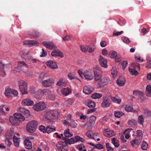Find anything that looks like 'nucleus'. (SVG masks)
<instances>
[{"label": "nucleus", "instance_id": "c756f323", "mask_svg": "<svg viewBox=\"0 0 151 151\" xmlns=\"http://www.w3.org/2000/svg\"><path fill=\"white\" fill-rule=\"evenodd\" d=\"M19 111L23 113L25 116H28L30 114L29 110L23 108H20L19 109Z\"/></svg>", "mask_w": 151, "mask_h": 151}, {"label": "nucleus", "instance_id": "a19ab883", "mask_svg": "<svg viewBox=\"0 0 151 151\" xmlns=\"http://www.w3.org/2000/svg\"><path fill=\"white\" fill-rule=\"evenodd\" d=\"M102 96V94L101 93H95L92 95L91 97L92 99H99Z\"/></svg>", "mask_w": 151, "mask_h": 151}, {"label": "nucleus", "instance_id": "dca6fc26", "mask_svg": "<svg viewBox=\"0 0 151 151\" xmlns=\"http://www.w3.org/2000/svg\"><path fill=\"white\" fill-rule=\"evenodd\" d=\"M70 129H65L64 132V137H63V140H65L68 137H71L73 135V134L71 132H70Z\"/></svg>", "mask_w": 151, "mask_h": 151}, {"label": "nucleus", "instance_id": "052dcab7", "mask_svg": "<svg viewBox=\"0 0 151 151\" xmlns=\"http://www.w3.org/2000/svg\"><path fill=\"white\" fill-rule=\"evenodd\" d=\"M81 49L82 52H86L87 51L88 47L87 46H82L81 47Z\"/></svg>", "mask_w": 151, "mask_h": 151}, {"label": "nucleus", "instance_id": "338daca9", "mask_svg": "<svg viewBox=\"0 0 151 151\" xmlns=\"http://www.w3.org/2000/svg\"><path fill=\"white\" fill-rule=\"evenodd\" d=\"M138 140L137 139H134L130 142V144L133 146L135 145H138Z\"/></svg>", "mask_w": 151, "mask_h": 151}, {"label": "nucleus", "instance_id": "c9c22d12", "mask_svg": "<svg viewBox=\"0 0 151 151\" xmlns=\"http://www.w3.org/2000/svg\"><path fill=\"white\" fill-rule=\"evenodd\" d=\"M117 55V53L114 51H110L108 54V56L111 58H115Z\"/></svg>", "mask_w": 151, "mask_h": 151}, {"label": "nucleus", "instance_id": "0e129e2a", "mask_svg": "<svg viewBox=\"0 0 151 151\" xmlns=\"http://www.w3.org/2000/svg\"><path fill=\"white\" fill-rule=\"evenodd\" d=\"M38 129L41 132L43 133H45V127L43 125H41L39 127Z\"/></svg>", "mask_w": 151, "mask_h": 151}, {"label": "nucleus", "instance_id": "79ce46f5", "mask_svg": "<svg viewBox=\"0 0 151 151\" xmlns=\"http://www.w3.org/2000/svg\"><path fill=\"white\" fill-rule=\"evenodd\" d=\"M68 77L69 79L70 80L76 79L79 80L80 82H81V81L78 78L76 77L73 74L71 73H68Z\"/></svg>", "mask_w": 151, "mask_h": 151}, {"label": "nucleus", "instance_id": "69168bd1", "mask_svg": "<svg viewBox=\"0 0 151 151\" xmlns=\"http://www.w3.org/2000/svg\"><path fill=\"white\" fill-rule=\"evenodd\" d=\"M92 109H89L87 111V114H90L91 113L95 112L96 109V108H91Z\"/></svg>", "mask_w": 151, "mask_h": 151}, {"label": "nucleus", "instance_id": "e2e57ef3", "mask_svg": "<svg viewBox=\"0 0 151 151\" xmlns=\"http://www.w3.org/2000/svg\"><path fill=\"white\" fill-rule=\"evenodd\" d=\"M4 105H3L0 106V114H4L5 112L4 111Z\"/></svg>", "mask_w": 151, "mask_h": 151}, {"label": "nucleus", "instance_id": "39448f33", "mask_svg": "<svg viewBox=\"0 0 151 151\" xmlns=\"http://www.w3.org/2000/svg\"><path fill=\"white\" fill-rule=\"evenodd\" d=\"M66 143L64 141H60L56 144L57 149L60 151H66L67 148L66 146Z\"/></svg>", "mask_w": 151, "mask_h": 151}, {"label": "nucleus", "instance_id": "423d86ee", "mask_svg": "<svg viewBox=\"0 0 151 151\" xmlns=\"http://www.w3.org/2000/svg\"><path fill=\"white\" fill-rule=\"evenodd\" d=\"M54 83V80L53 78L44 80L42 82V85L45 87H48L51 86Z\"/></svg>", "mask_w": 151, "mask_h": 151}, {"label": "nucleus", "instance_id": "2eb2a0df", "mask_svg": "<svg viewBox=\"0 0 151 151\" xmlns=\"http://www.w3.org/2000/svg\"><path fill=\"white\" fill-rule=\"evenodd\" d=\"M94 79L96 81H98L100 80L101 76H102V74L101 72L99 70H96L94 71Z\"/></svg>", "mask_w": 151, "mask_h": 151}, {"label": "nucleus", "instance_id": "2f4dec72", "mask_svg": "<svg viewBox=\"0 0 151 151\" xmlns=\"http://www.w3.org/2000/svg\"><path fill=\"white\" fill-rule=\"evenodd\" d=\"M66 83L65 80L64 79L61 78L58 81L56 85L57 86L60 87L63 86Z\"/></svg>", "mask_w": 151, "mask_h": 151}, {"label": "nucleus", "instance_id": "680f3d73", "mask_svg": "<svg viewBox=\"0 0 151 151\" xmlns=\"http://www.w3.org/2000/svg\"><path fill=\"white\" fill-rule=\"evenodd\" d=\"M121 65L122 66V68L123 70H124L125 68H126V66H127L128 62L127 60L121 62Z\"/></svg>", "mask_w": 151, "mask_h": 151}, {"label": "nucleus", "instance_id": "864d4df0", "mask_svg": "<svg viewBox=\"0 0 151 151\" xmlns=\"http://www.w3.org/2000/svg\"><path fill=\"white\" fill-rule=\"evenodd\" d=\"M137 132L138 138L139 140L140 139H142L143 136L142 131L140 130H137Z\"/></svg>", "mask_w": 151, "mask_h": 151}, {"label": "nucleus", "instance_id": "ddd939ff", "mask_svg": "<svg viewBox=\"0 0 151 151\" xmlns=\"http://www.w3.org/2000/svg\"><path fill=\"white\" fill-rule=\"evenodd\" d=\"M42 44L47 48L50 50L56 48V46L52 42L43 41L42 42Z\"/></svg>", "mask_w": 151, "mask_h": 151}, {"label": "nucleus", "instance_id": "b1692460", "mask_svg": "<svg viewBox=\"0 0 151 151\" xmlns=\"http://www.w3.org/2000/svg\"><path fill=\"white\" fill-rule=\"evenodd\" d=\"M116 83L119 86H122L125 84V80L122 77H120L116 81Z\"/></svg>", "mask_w": 151, "mask_h": 151}, {"label": "nucleus", "instance_id": "6e6552de", "mask_svg": "<svg viewBox=\"0 0 151 151\" xmlns=\"http://www.w3.org/2000/svg\"><path fill=\"white\" fill-rule=\"evenodd\" d=\"M23 45H28L29 47L38 46L39 43L35 40H27L23 42Z\"/></svg>", "mask_w": 151, "mask_h": 151}, {"label": "nucleus", "instance_id": "ea45409f", "mask_svg": "<svg viewBox=\"0 0 151 151\" xmlns=\"http://www.w3.org/2000/svg\"><path fill=\"white\" fill-rule=\"evenodd\" d=\"M52 111H48L45 114V117L46 119L48 120H50L52 118Z\"/></svg>", "mask_w": 151, "mask_h": 151}, {"label": "nucleus", "instance_id": "58836bf2", "mask_svg": "<svg viewBox=\"0 0 151 151\" xmlns=\"http://www.w3.org/2000/svg\"><path fill=\"white\" fill-rule=\"evenodd\" d=\"M137 122L140 124L142 126L143 125L144 118L142 115H139L138 116Z\"/></svg>", "mask_w": 151, "mask_h": 151}, {"label": "nucleus", "instance_id": "7c9ffc66", "mask_svg": "<svg viewBox=\"0 0 151 151\" xmlns=\"http://www.w3.org/2000/svg\"><path fill=\"white\" fill-rule=\"evenodd\" d=\"M9 120L10 122L12 125L18 124L17 121L18 120L17 119L14 117L12 116H10L9 118Z\"/></svg>", "mask_w": 151, "mask_h": 151}, {"label": "nucleus", "instance_id": "473e14b6", "mask_svg": "<svg viewBox=\"0 0 151 151\" xmlns=\"http://www.w3.org/2000/svg\"><path fill=\"white\" fill-rule=\"evenodd\" d=\"M55 130L56 128L55 127H47L45 129V133L49 134L51 132L55 131Z\"/></svg>", "mask_w": 151, "mask_h": 151}, {"label": "nucleus", "instance_id": "9b49d317", "mask_svg": "<svg viewBox=\"0 0 151 151\" xmlns=\"http://www.w3.org/2000/svg\"><path fill=\"white\" fill-rule=\"evenodd\" d=\"M105 136L108 137H110L115 135L114 132L108 129H106L103 132Z\"/></svg>", "mask_w": 151, "mask_h": 151}, {"label": "nucleus", "instance_id": "5701e85b", "mask_svg": "<svg viewBox=\"0 0 151 151\" xmlns=\"http://www.w3.org/2000/svg\"><path fill=\"white\" fill-rule=\"evenodd\" d=\"M24 145L25 148L28 150H30L32 148V143L29 140L26 139L24 141Z\"/></svg>", "mask_w": 151, "mask_h": 151}, {"label": "nucleus", "instance_id": "13d9d810", "mask_svg": "<svg viewBox=\"0 0 151 151\" xmlns=\"http://www.w3.org/2000/svg\"><path fill=\"white\" fill-rule=\"evenodd\" d=\"M121 39L124 43L127 44H128L130 42L129 39L127 37L124 36L122 37Z\"/></svg>", "mask_w": 151, "mask_h": 151}, {"label": "nucleus", "instance_id": "cd10ccee", "mask_svg": "<svg viewBox=\"0 0 151 151\" xmlns=\"http://www.w3.org/2000/svg\"><path fill=\"white\" fill-rule=\"evenodd\" d=\"M61 54H62V53L58 50L53 51L51 53V55L53 57L58 56L63 58V55H62Z\"/></svg>", "mask_w": 151, "mask_h": 151}, {"label": "nucleus", "instance_id": "5fc2aeb1", "mask_svg": "<svg viewBox=\"0 0 151 151\" xmlns=\"http://www.w3.org/2000/svg\"><path fill=\"white\" fill-rule=\"evenodd\" d=\"M112 143L116 147H118L119 145V144L116 142V138L115 137L113 138L112 139Z\"/></svg>", "mask_w": 151, "mask_h": 151}, {"label": "nucleus", "instance_id": "603ef678", "mask_svg": "<svg viewBox=\"0 0 151 151\" xmlns=\"http://www.w3.org/2000/svg\"><path fill=\"white\" fill-rule=\"evenodd\" d=\"M148 146V145L147 143L146 142L143 141L141 145V147L142 150H146Z\"/></svg>", "mask_w": 151, "mask_h": 151}, {"label": "nucleus", "instance_id": "de8ad7c7", "mask_svg": "<svg viewBox=\"0 0 151 151\" xmlns=\"http://www.w3.org/2000/svg\"><path fill=\"white\" fill-rule=\"evenodd\" d=\"M111 74L112 75L113 78H115L117 74V72L115 68H113L111 70Z\"/></svg>", "mask_w": 151, "mask_h": 151}, {"label": "nucleus", "instance_id": "774afa93", "mask_svg": "<svg viewBox=\"0 0 151 151\" xmlns=\"http://www.w3.org/2000/svg\"><path fill=\"white\" fill-rule=\"evenodd\" d=\"M86 135L88 137L94 139L93 137L91 135L90 131H88L86 133Z\"/></svg>", "mask_w": 151, "mask_h": 151}, {"label": "nucleus", "instance_id": "f03ea898", "mask_svg": "<svg viewBox=\"0 0 151 151\" xmlns=\"http://www.w3.org/2000/svg\"><path fill=\"white\" fill-rule=\"evenodd\" d=\"M111 83V81L110 78L107 77H105L98 81L96 84V86L99 88H103Z\"/></svg>", "mask_w": 151, "mask_h": 151}, {"label": "nucleus", "instance_id": "a878e982", "mask_svg": "<svg viewBox=\"0 0 151 151\" xmlns=\"http://www.w3.org/2000/svg\"><path fill=\"white\" fill-rule=\"evenodd\" d=\"M128 124L131 127L136 128L137 127V122L134 119H132L128 121Z\"/></svg>", "mask_w": 151, "mask_h": 151}, {"label": "nucleus", "instance_id": "f257e3e1", "mask_svg": "<svg viewBox=\"0 0 151 151\" xmlns=\"http://www.w3.org/2000/svg\"><path fill=\"white\" fill-rule=\"evenodd\" d=\"M38 126L37 122L35 120L29 121L26 125V130L30 133L34 132L36 130Z\"/></svg>", "mask_w": 151, "mask_h": 151}, {"label": "nucleus", "instance_id": "412c9836", "mask_svg": "<svg viewBox=\"0 0 151 151\" xmlns=\"http://www.w3.org/2000/svg\"><path fill=\"white\" fill-rule=\"evenodd\" d=\"M6 138L7 137L11 139H13L16 137L13 131L11 130L7 132L6 133Z\"/></svg>", "mask_w": 151, "mask_h": 151}, {"label": "nucleus", "instance_id": "c03bdc74", "mask_svg": "<svg viewBox=\"0 0 151 151\" xmlns=\"http://www.w3.org/2000/svg\"><path fill=\"white\" fill-rule=\"evenodd\" d=\"M147 95L148 97H151V86L147 85L146 88Z\"/></svg>", "mask_w": 151, "mask_h": 151}, {"label": "nucleus", "instance_id": "a211bd4d", "mask_svg": "<svg viewBox=\"0 0 151 151\" xmlns=\"http://www.w3.org/2000/svg\"><path fill=\"white\" fill-rule=\"evenodd\" d=\"M33 101L29 99H24L22 102V104L23 106H32Z\"/></svg>", "mask_w": 151, "mask_h": 151}, {"label": "nucleus", "instance_id": "37998d69", "mask_svg": "<svg viewBox=\"0 0 151 151\" xmlns=\"http://www.w3.org/2000/svg\"><path fill=\"white\" fill-rule=\"evenodd\" d=\"M29 35L31 37L33 38H37L39 36L40 34L37 31L33 30Z\"/></svg>", "mask_w": 151, "mask_h": 151}, {"label": "nucleus", "instance_id": "20e7f679", "mask_svg": "<svg viewBox=\"0 0 151 151\" xmlns=\"http://www.w3.org/2000/svg\"><path fill=\"white\" fill-rule=\"evenodd\" d=\"M46 106V104L43 101L36 103L33 106V108L35 111H39L45 109Z\"/></svg>", "mask_w": 151, "mask_h": 151}, {"label": "nucleus", "instance_id": "9d476101", "mask_svg": "<svg viewBox=\"0 0 151 151\" xmlns=\"http://www.w3.org/2000/svg\"><path fill=\"white\" fill-rule=\"evenodd\" d=\"M99 60V64L101 67L105 68H107V59L104 58L101 55H100Z\"/></svg>", "mask_w": 151, "mask_h": 151}, {"label": "nucleus", "instance_id": "4c0bfd02", "mask_svg": "<svg viewBox=\"0 0 151 151\" xmlns=\"http://www.w3.org/2000/svg\"><path fill=\"white\" fill-rule=\"evenodd\" d=\"M12 89L10 88L9 87H6L5 95L6 96H10L12 95Z\"/></svg>", "mask_w": 151, "mask_h": 151}, {"label": "nucleus", "instance_id": "e433bc0d", "mask_svg": "<svg viewBox=\"0 0 151 151\" xmlns=\"http://www.w3.org/2000/svg\"><path fill=\"white\" fill-rule=\"evenodd\" d=\"M14 144L15 146L18 147L19 146L20 138L16 137L13 139Z\"/></svg>", "mask_w": 151, "mask_h": 151}, {"label": "nucleus", "instance_id": "49530a36", "mask_svg": "<svg viewBox=\"0 0 151 151\" xmlns=\"http://www.w3.org/2000/svg\"><path fill=\"white\" fill-rule=\"evenodd\" d=\"M10 139H11L6 137L5 141L6 145L7 146V148H8V149H9L10 147L12 144V143L10 140Z\"/></svg>", "mask_w": 151, "mask_h": 151}, {"label": "nucleus", "instance_id": "0eeeda50", "mask_svg": "<svg viewBox=\"0 0 151 151\" xmlns=\"http://www.w3.org/2000/svg\"><path fill=\"white\" fill-rule=\"evenodd\" d=\"M7 65H5L1 61H0V76L2 77H4L6 75L5 67H7Z\"/></svg>", "mask_w": 151, "mask_h": 151}, {"label": "nucleus", "instance_id": "393cba45", "mask_svg": "<svg viewBox=\"0 0 151 151\" xmlns=\"http://www.w3.org/2000/svg\"><path fill=\"white\" fill-rule=\"evenodd\" d=\"M64 142H65L66 143V146L67 147L68 145H70L71 144H73L76 142V138H71L70 139H68V138H67V139H66L65 140H64Z\"/></svg>", "mask_w": 151, "mask_h": 151}, {"label": "nucleus", "instance_id": "f3484780", "mask_svg": "<svg viewBox=\"0 0 151 151\" xmlns=\"http://www.w3.org/2000/svg\"><path fill=\"white\" fill-rule=\"evenodd\" d=\"M71 92V90L69 88H63L61 91V93L64 96H67L69 95Z\"/></svg>", "mask_w": 151, "mask_h": 151}, {"label": "nucleus", "instance_id": "c85d7f7f", "mask_svg": "<svg viewBox=\"0 0 151 151\" xmlns=\"http://www.w3.org/2000/svg\"><path fill=\"white\" fill-rule=\"evenodd\" d=\"M133 94L136 96H138L139 98H141V97L143 96L144 93L142 91L136 90L133 91Z\"/></svg>", "mask_w": 151, "mask_h": 151}, {"label": "nucleus", "instance_id": "7ed1b4c3", "mask_svg": "<svg viewBox=\"0 0 151 151\" xmlns=\"http://www.w3.org/2000/svg\"><path fill=\"white\" fill-rule=\"evenodd\" d=\"M18 84L22 94L27 93V87L26 83L23 80H20L18 81Z\"/></svg>", "mask_w": 151, "mask_h": 151}, {"label": "nucleus", "instance_id": "bf43d9fd", "mask_svg": "<svg viewBox=\"0 0 151 151\" xmlns=\"http://www.w3.org/2000/svg\"><path fill=\"white\" fill-rule=\"evenodd\" d=\"M106 147L107 151H113V148L109 146V144L108 142L106 143Z\"/></svg>", "mask_w": 151, "mask_h": 151}, {"label": "nucleus", "instance_id": "f8f14e48", "mask_svg": "<svg viewBox=\"0 0 151 151\" xmlns=\"http://www.w3.org/2000/svg\"><path fill=\"white\" fill-rule=\"evenodd\" d=\"M86 105L89 108H94L96 106V103L91 100L87 99L85 101Z\"/></svg>", "mask_w": 151, "mask_h": 151}, {"label": "nucleus", "instance_id": "4d7b16f0", "mask_svg": "<svg viewBox=\"0 0 151 151\" xmlns=\"http://www.w3.org/2000/svg\"><path fill=\"white\" fill-rule=\"evenodd\" d=\"M103 148L104 147L103 145L100 143L97 144L96 145H95L94 147V149H96L99 150L103 149Z\"/></svg>", "mask_w": 151, "mask_h": 151}, {"label": "nucleus", "instance_id": "8fccbe9b", "mask_svg": "<svg viewBox=\"0 0 151 151\" xmlns=\"http://www.w3.org/2000/svg\"><path fill=\"white\" fill-rule=\"evenodd\" d=\"M96 119V117L95 116L92 115L90 117V122L91 124H94L95 123Z\"/></svg>", "mask_w": 151, "mask_h": 151}, {"label": "nucleus", "instance_id": "f704fd0d", "mask_svg": "<svg viewBox=\"0 0 151 151\" xmlns=\"http://www.w3.org/2000/svg\"><path fill=\"white\" fill-rule=\"evenodd\" d=\"M144 114L146 117H151V111L149 109L146 108L144 109Z\"/></svg>", "mask_w": 151, "mask_h": 151}, {"label": "nucleus", "instance_id": "aec40b11", "mask_svg": "<svg viewBox=\"0 0 151 151\" xmlns=\"http://www.w3.org/2000/svg\"><path fill=\"white\" fill-rule=\"evenodd\" d=\"M83 76L87 81H90L93 78V76L89 71L86 70L83 73Z\"/></svg>", "mask_w": 151, "mask_h": 151}, {"label": "nucleus", "instance_id": "a18cd8bd", "mask_svg": "<svg viewBox=\"0 0 151 151\" xmlns=\"http://www.w3.org/2000/svg\"><path fill=\"white\" fill-rule=\"evenodd\" d=\"M125 109L127 112H131L133 109V107L132 105L127 104L126 105L125 107Z\"/></svg>", "mask_w": 151, "mask_h": 151}, {"label": "nucleus", "instance_id": "6ab92c4d", "mask_svg": "<svg viewBox=\"0 0 151 151\" xmlns=\"http://www.w3.org/2000/svg\"><path fill=\"white\" fill-rule=\"evenodd\" d=\"M93 88L90 86H84L83 92L85 94H89L93 91Z\"/></svg>", "mask_w": 151, "mask_h": 151}, {"label": "nucleus", "instance_id": "09e8293b", "mask_svg": "<svg viewBox=\"0 0 151 151\" xmlns=\"http://www.w3.org/2000/svg\"><path fill=\"white\" fill-rule=\"evenodd\" d=\"M124 115V114L119 111H115L114 113V116L115 117L119 118Z\"/></svg>", "mask_w": 151, "mask_h": 151}, {"label": "nucleus", "instance_id": "4468645a", "mask_svg": "<svg viewBox=\"0 0 151 151\" xmlns=\"http://www.w3.org/2000/svg\"><path fill=\"white\" fill-rule=\"evenodd\" d=\"M46 64L47 66L53 69H56L58 67L56 62L52 60L47 61Z\"/></svg>", "mask_w": 151, "mask_h": 151}, {"label": "nucleus", "instance_id": "6e6d98bb", "mask_svg": "<svg viewBox=\"0 0 151 151\" xmlns=\"http://www.w3.org/2000/svg\"><path fill=\"white\" fill-rule=\"evenodd\" d=\"M76 138V142L78 141H80L81 142H83L85 141V139L82 138L79 136H75Z\"/></svg>", "mask_w": 151, "mask_h": 151}, {"label": "nucleus", "instance_id": "3c124183", "mask_svg": "<svg viewBox=\"0 0 151 151\" xmlns=\"http://www.w3.org/2000/svg\"><path fill=\"white\" fill-rule=\"evenodd\" d=\"M17 65L18 68H20L22 66H24L25 67L27 68L28 66L24 61H19L18 62Z\"/></svg>", "mask_w": 151, "mask_h": 151}, {"label": "nucleus", "instance_id": "4be33fe9", "mask_svg": "<svg viewBox=\"0 0 151 151\" xmlns=\"http://www.w3.org/2000/svg\"><path fill=\"white\" fill-rule=\"evenodd\" d=\"M14 117L17 119L18 121H23L25 120L24 117L21 114L15 113L14 114Z\"/></svg>", "mask_w": 151, "mask_h": 151}, {"label": "nucleus", "instance_id": "72a5a7b5", "mask_svg": "<svg viewBox=\"0 0 151 151\" xmlns=\"http://www.w3.org/2000/svg\"><path fill=\"white\" fill-rule=\"evenodd\" d=\"M129 70L130 74L132 76H137L139 74L138 71L134 68H129Z\"/></svg>", "mask_w": 151, "mask_h": 151}, {"label": "nucleus", "instance_id": "bb28decb", "mask_svg": "<svg viewBox=\"0 0 151 151\" xmlns=\"http://www.w3.org/2000/svg\"><path fill=\"white\" fill-rule=\"evenodd\" d=\"M111 99L113 102L117 104H120L121 102V99L118 96H111Z\"/></svg>", "mask_w": 151, "mask_h": 151}, {"label": "nucleus", "instance_id": "1a4fd4ad", "mask_svg": "<svg viewBox=\"0 0 151 151\" xmlns=\"http://www.w3.org/2000/svg\"><path fill=\"white\" fill-rule=\"evenodd\" d=\"M111 103L107 97H104L103 98V102L101 104V106L104 108H107L109 107Z\"/></svg>", "mask_w": 151, "mask_h": 151}]
</instances>
